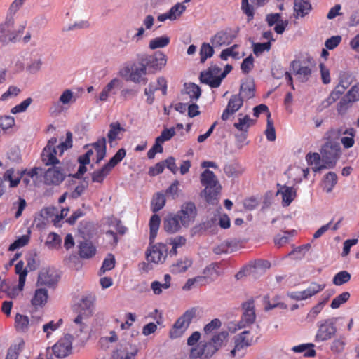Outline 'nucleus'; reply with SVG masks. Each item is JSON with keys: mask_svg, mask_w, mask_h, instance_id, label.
Instances as JSON below:
<instances>
[{"mask_svg": "<svg viewBox=\"0 0 359 359\" xmlns=\"http://www.w3.org/2000/svg\"><path fill=\"white\" fill-rule=\"evenodd\" d=\"M242 308L244 310L242 315V319L238 324L239 328L245 327L246 325L252 324L256 318L254 300L249 299L242 304Z\"/></svg>", "mask_w": 359, "mask_h": 359, "instance_id": "2eb2a0df", "label": "nucleus"}, {"mask_svg": "<svg viewBox=\"0 0 359 359\" xmlns=\"http://www.w3.org/2000/svg\"><path fill=\"white\" fill-rule=\"evenodd\" d=\"M215 50L213 46L208 43H203L200 48V62L204 63L208 58H210L214 55Z\"/></svg>", "mask_w": 359, "mask_h": 359, "instance_id": "e433bc0d", "label": "nucleus"}, {"mask_svg": "<svg viewBox=\"0 0 359 359\" xmlns=\"http://www.w3.org/2000/svg\"><path fill=\"white\" fill-rule=\"evenodd\" d=\"M177 215L180 219L182 226L188 227L194 222L197 216V209L194 203L191 201L184 203Z\"/></svg>", "mask_w": 359, "mask_h": 359, "instance_id": "9d476101", "label": "nucleus"}, {"mask_svg": "<svg viewBox=\"0 0 359 359\" xmlns=\"http://www.w3.org/2000/svg\"><path fill=\"white\" fill-rule=\"evenodd\" d=\"M61 238L60 236L55 233H50L45 242V245L50 248H55L59 246L61 243Z\"/></svg>", "mask_w": 359, "mask_h": 359, "instance_id": "6e6d98bb", "label": "nucleus"}, {"mask_svg": "<svg viewBox=\"0 0 359 359\" xmlns=\"http://www.w3.org/2000/svg\"><path fill=\"white\" fill-rule=\"evenodd\" d=\"M33 100L31 97H28L22 102L20 104L15 106L11 109V112L13 114L24 112L27 110V107L31 104Z\"/></svg>", "mask_w": 359, "mask_h": 359, "instance_id": "680f3d73", "label": "nucleus"}, {"mask_svg": "<svg viewBox=\"0 0 359 359\" xmlns=\"http://www.w3.org/2000/svg\"><path fill=\"white\" fill-rule=\"evenodd\" d=\"M135 344L127 340H122L118 347L112 353L113 359H135L138 353Z\"/></svg>", "mask_w": 359, "mask_h": 359, "instance_id": "1a4fd4ad", "label": "nucleus"}, {"mask_svg": "<svg viewBox=\"0 0 359 359\" xmlns=\"http://www.w3.org/2000/svg\"><path fill=\"white\" fill-rule=\"evenodd\" d=\"M64 170L59 167L48 168L44 173V183L46 185H59L65 179Z\"/></svg>", "mask_w": 359, "mask_h": 359, "instance_id": "4468645a", "label": "nucleus"}, {"mask_svg": "<svg viewBox=\"0 0 359 359\" xmlns=\"http://www.w3.org/2000/svg\"><path fill=\"white\" fill-rule=\"evenodd\" d=\"M184 86V90L182 91V93L189 95L191 102L197 100L201 97V90L198 85L194 83H185Z\"/></svg>", "mask_w": 359, "mask_h": 359, "instance_id": "c756f323", "label": "nucleus"}, {"mask_svg": "<svg viewBox=\"0 0 359 359\" xmlns=\"http://www.w3.org/2000/svg\"><path fill=\"white\" fill-rule=\"evenodd\" d=\"M241 9L243 12L248 16V21L251 20L255 14L253 6L250 5L248 0H242Z\"/></svg>", "mask_w": 359, "mask_h": 359, "instance_id": "69168bd1", "label": "nucleus"}, {"mask_svg": "<svg viewBox=\"0 0 359 359\" xmlns=\"http://www.w3.org/2000/svg\"><path fill=\"white\" fill-rule=\"evenodd\" d=\"M15 327L18 332H25L29 327V318L27 316L18 313L15 318Z\"/></svg>", "mask_w": 359, "mask_h": 359, "instance_id": "58836bf2", "label": "nucleus"}, {"mask_svg": "<svg viewBox=\"0 0 359 359\" xmlns=\"http://www.w3.org/2000/svg\"><path fill=\"white\" fill-rule=\"evenodd\" d=\"M350 297L351 294L348 292H342L333 299L330 307L334 309L339 308L341 304L346 303L349 299Z\"/></svg>", "mask_w": 359, "mask_h": 359, "instance_id": "de8ad7c7", "label": "nucleus"}, {"mask_svg": "<svg viewBox=\"0 0 359 359\" xmlns=\"http://www.w3.org/2000/svg\"><path fill=\"white\" fill-rule=\"evenodd\" d=\"M241 9L243 12L248 16V21L251 20L255 14L253 6L250 5L248 0H242Z\"/></svg>", "mask_w": 359, "mask_h": 359, "instance_id": "774afa93", "label": "nucleus"}, {"mask_svg": "<svg viewBox=\"0 0 359 359\" xmlns=\"http://www.w3.org/2000/svg\"><path fill=\"white\" fill-rule=\"evenodd\" d=\"M165 197L162 193H156L151 200V208L153 212L156 213L161 210L165 205Z\"/></svg>", "mask_w": 359, "mask_h": 359, "instance_id": "473e14b6", "label": "nucleus"}, {"mask_svg": "<svg viewBox=\"0 0 359 359\" xmlns=\"http://www.w3.org/2000/svg\"><path fill=\"white\" fill-rule=\"evenodd\" d=\"M265 135L269 141H274L276 140V130L273 126V121L271 119V113L268 114L266 129L265 130Z\"/></svg>", "mask_w": 359, "mask_h": 359, "instance_id": "8fccbe9b", "label": "nucleus"}, {"mask_svg": "<svg viewBox=\"0 0 359 359\" xmlns=\"http://www.w3.org/2000/svg\"><path fill=\"white\" fill-rule=\"evenodd\" d=\"M56 149H50L45 147L41 154V160L46 165H55L59 163V160L56 158Z\"/></svg>", "mask_w": 359, "mask_h": 359, "instance_id": "cd10ccee", "label": "nucleus"}, {"mask_svg": "<svg viewBox=\"0 0 359 359\" xmlns=\"http://www.w3.org/2000/svg\"><path fill=\"white\" fill-rule=\"evenodd\" d=\"M181 222L177 214H170L163 219V229L168 233H175L181 229Z\"/></svg>", "mask_w": 359, "mask_h": 359, "instance_id": "4be33fe9", "label": "nucleus"}, {"mask_svg": "<svg viewBox=\"0 0 359 359\" xmlns=\"http://www.w3.org/2000/svg\"><path fill=\"white\" fill-rule=\"evenodd\" d=\"M250 331L245 330L234 337V348L231 351V356L236 358H243L247 349L252 344V338L249 337Z\"/></svg>", "mask_w": 359, "mask_h": 359, "instance_id": "6e6552de", "label": "nucleus"}, {"mask_svg": "<svg viewBox=\"0 0 359 359\" xmlns=\"http://www.w3.org/2000/svg\"><path fill=\"white\" fill-rule=\"evenodd\" d=\"M73 337L67 334L60 339L51 348L50 351L57 358H62L71 353Z\"/></svg>", "mask_w": 359, "mask_h": 359, "instance_id": "9b49d317", "label": "nucleus"}, {"mask_svg": "<svg viewBox=\"0 0 359 359\" xmlns=\"http://www.w3.org/2000/svg\"><path fill=\"white\" fill-rule=\"evenodd\" d=\"M337 182V176L334 172H329L325 177V186L327 193L332 191L333 187Z\"/></svg>", "mask_w": 359, "mask_h": 359, "instance_id": "49530a36", "label": "nucleus"}, {"mask_svg": "<svg viewBox=\"0 0 359 359\" xmlns=\"http://www.w3.org/2000/svg\"><path fill=\"white\" fill-rule=\"evenodd\" d=\"M203 352H204V358H210L213 354H215L218 348L211 343L210 340L208 342H205L201 345Z\"/></svg>", "mask_w": 359, "mask_h": 359, "instance_id": "13d9d810", "label": "nucleus"}, {"mask_svg": "<svg viewBox=\"0 0 359 359\" xmlns=\"http://www.w3.org/2000/svg\"><path fill=\"white\" fill-rule=\"evenodd\" d=\"M281 194L283 205L288 206L296 197V190L292 187L281 186L277 194Z\"/></svg>", "mask_w": 359, "mask_h": 359, "instance_id": "a878e982", "label": "nucleus"}, {"mask_svg": "<svg viewBox=\"0 0 359 359\" xmlns=\"http://www.w3.org/2000/svg\"><path fill=\"white\" fill-rule=\"evenodd\" d=\"M123 86V81L121 79L114 78L109 83L107 84L104 88L107 90L109 94L116 95L117 91Z\"/></svg>", "mask_w": 359, "mask_h": 359, "instance_id": "a18cd8bd", "label": "nucleus"}, {"mask_svg": "<svg viewBox=\"0 0 359 359\" xmlns=\"http://www.w3.org/2000/svg\"><path fill=\"white\" fill-rule=\"evenodd\" d=\"M24 28L25 26H20L16 29L14 17L7 14L5 22L0 25V41L4 44L16 42Z\"/></svg>", "mask_w": 359, "mask_h": 359, "instance_id": "20e7f679", "label": "nucleus"}, {"mask_svg": "<svg viewBox=\"0 0 359 359\" xmlns=\"http://www.w3.org/2000/svg\"><path fill=\"white\" fill-rule=\"evenodd\" d=\"M345 90H346V89L338 83V85L331 92L330 95L326 100V102H327V104L330 105V104H332V103L335 102L340 97V96L344 93Z\"/></svg>", "mask_w": 359, "mask_h": 359, "instance_id": "09e8293b", "label": "nucleus"}, {"mask_svg": "<svg viewBox=\"0 0 359 359\" xmlns=\"http://www.w3.org/2000/svg\"><path fill=\"white\" fill-rule=\"evenodd\" d=\"M139 66L134 65L131 67V72L130 74V79L135 83H147V78L144 77L147 74V67L144 64H142L140 60H138Z\"/></svg>", "mask_w": 359, "mask_h": 359, "instance_id": "412c9836", "label": "nucleus"}, {"mask_svg": "<svg viewBox=\"0 0 359 359\" xmlns=\"http://www.w3.org/2000/svg\"><path fill=\"white\" fill-rule=\"evenodd\" d=\"M137 57V60L144 64L147 68L154 71L162 69L167 62V56L161 51H156L152 55L138 54Z\"/></svg>", "mask_w": 359, "mask_h": 359, "instance_id": "423d86ee", "label": "nucleus"}, {"mask_svg": "<svg viewBox=\"0 0 359 359\" xmlns=\"http://www.w3.org/2000/svg\"><path fill=\"white\" fill-rule=\"evenodd\" d=\"M59 276L50 270L43 269L38 276L36 285H46L49 287L55 286L59 280Z\"/></svg>", "mask_w": 359, "mask_h": 359, "instance_id": "aec40b11", "label": "nucleus"}, {"mask_svg": "<svg viewBox=\"0 0 359 359\" xmlns=\"http://www.w3.org/2000/svg\"><path fill=\"white\" fill-rule=\"evenodd\" d=\"M161 224L160 217L154 214L149 220V248L147 250L146 255L148 262L155 264H162L165 262L168 252V248L166 244L158 243L152 245L157 236V233Z\"/></svg>", "mask_w": 359, "mask_h": 359, "instance_id": "f257e3e1", "label": "nucleus"}, {"mask_svg": "<svg viewBox=\"0 0 359 359\" xmlns=\"http://www.w3.org/2000/svg\"><path fill=\"white\" fill-rule=\"evenodd\" d=\"M196 309L191 308L187 310L174 323L170 330V337L172 339L180 337L189 327L192 319L196 316Z\"/></svg>", "mask_w": 359, "mask_h": 359, "instance_id": "39448f33", "label": "nucleus"}, {"mask_svg": "<svg viewBox=\"0 0 359 359\" xmlns=\"http://www.w3.org/2000/svg\"><path fill=\"white\" fill-rule=\"evenodd\" d=\"M192 264L191 259L184 258V259L179 260L177 263L173 264L170 266V271L172 273H180L185 272Z\"/></svg>", "mask_w": 359, "mask_h": 359, "instance_id": "2f4dec72", "label": "nucleus"}, {"mask_svg": "<svg viewBox=\"0 0 359 359\" xmlns=\"http://www.w3.org/2000/svg\"><path fill=\"white\" fill-rule=\"evenodd\" d=\"M24 346L25 341L22 339H20L18 344L11 346L7 351L5 359H18Z\"/></svg>", "mask_w": 359, "mask_h": 359, "instance_id": "c9c22d12", "label": "nucleus"}, {"mask_svg": "<svg viewBox=\"0 0 359 359\" xmlns=\"http://www.w3.org/2000/svg\"><path fill=\"white\" fill-rule=\"evenodd\" d=\"M29 238L30 237L29 235H23L20 236L9 245L8 250L14 251L16 249L25 246L29 243Z\"/></svg>", "mask_w": 359, "mask_h": 359, "instance_id": "3c124183", "label": "nucleus"}, {"mask_svg": "<svg viewBox=\"0 0 359 359\" xmlns=\"http://www.w3.org/2000/svg\"><path fill=\"white\" fill-rule=\"evenodd\" d=\"M48 298V290L46 289L39 288L35 290L31 303L34 307H43L46 304Z\"/></svg>", "mask_w": 359, "mask_h": 359, "instance_id": "bb28decb", "label": "nucleus"}, {"mask_svg": "<svg viewBox=\"0 0 359 359\" xmlns=\"http://www.w3.org/2000/svg\"><path fill=\"white\" fill-rule=\"evenodd\" d=\"M79 233L83 240H90L95 233L93 224L88 222H81L79 226Z\"/></svg>", "mask_w": 359, "mask_h": 359, "instance_id": "c85d7f7f", "label": "nucleus"}, {"mask_svg": "<svg viewBox=\"0 0 359 359\" xmlns=\"http://www.w3.org/2000/svg\"><path fill=\"white\" fill-rule=\"evenodd\" d=\"M337 318L323 319L317 323L318 331L315 336V341H324L332 338L337 332L335 326Z\"/></svg>", "mask_w": 359, "mask_h": 359, "instance_id": "0eeeda50", "label": "nucleus"}, {"mask_svg": "<svg viewBox=\"0 0 359 359\" xmlns=\"http://www.w3.org/2000/svg\"><path fill=\"white\" fill-rule=\"evenodd\" d=\"M353 81V76L348 72H341L339 74V84L344 87L346 90L350 86Z\"/></svg>", "mask_w": 359, "mask_h": 359, "instance_id": "864d4df0", "label": "nucleus"}, {"mask_svg": "<svg viewBox=\"0 0 359 359\" xmlns=\"http://www.w3.org/2000/svg\"><path fill=\"white\" fill-rule=\"evenodd\" d=\"M126 151L124 148L119 149L114 156L110 158L107 163L109 165L114 168L118 163H119L126 156Z\"/></svg>", "mask_w": 359, "mask_h": 359, "instance_id": "603ef678", "label": "nucleus"}, {"mask_svg": "<svg viewBox=\"0 0 359 359\" xmlns=\"http://www.w3.org/2000/svg\"><path fill=\"white\" fill-rule=\"evenodd\" d=\"M170 38L166 35L156 37L149 41V48L151 50L163 48L166 47L170 43Z\"/></svg>", "mask_w": 359, "mask_h": 359, "instance_id": "72a5a7b5", "label": "nucleus"}, {"mask_svg": "<svg viewBox=\"0 0 359 359\" xmlns=\"http://www.w3.org/2000/svg\"><path fill=\"white\" fill-rule=\"evenodd\" d=\"M158 90L153 83H150L149 86L144 89V95L147 96V103L149 105L152 104L154 100V93Z\"/></svg>", "mask_w": 359, "mask_h": 359, "instance_id": "052dcab7", "label": "nucleus"}, {"mask_svg": "<svg viewBox=\"0 0 359 359\" xmlns=\"http://www.w3.org/2000/svg\"><path fill=\"white\" fill-rule=\"evenodd\" d=\"M322 156V161L323 165L316 166L313 168L315 172H320L325 168H334L338 159L340 157L341 147L339 144L328 142H326L320 149Z\"/></svg>", "mask_w": 359, "mask_h": 359, "instance_id": "7ed1b4c3", "label": "nucleus"}, {"mask_svg": "<svg viewBox=\"0 0 359 359\" xmlns=\"http://www.w3.org/2000/svg\"><path fill=\"white\" fill-rule=\"evenodd\" d=\"M312 7L311 4L308 0H294V17H304L311 11Z\"/></svg>", "mask_w": 359, "mask_h": 359, "instance_id": "393cba45", "label": "nucleus"}, {"mask_svg": "<svg viewBox=\"0 0 359 359\" xmlns=\"http://www.w3.org/2000/svg\"><path fill=\"white\" fill-rule=\"evenodd\" d=\"M290 69L297 76V79L302 83L306 82L311 74V69L309 67L302 66L300 60L292 61Z\"/></svg>", "mask_w": 359, "mask_h": 359, "instance_id": "a211bd4d", "label": "nucleus"}, {"mask_svg": "<svg viewBox=\"0 0 359 359\" xmlns=\"http://www.w3.org/2000/svg\"><path fill=\"white\" fill-rule=\"evenodd\" d=\"M255 121L251 119L248 115L243 118H239L238 121L234 123V127L241 132L247 133L250 124H254Z\"/></svg>", "mask_w": 359, "mask_h": 359, "instance_id": "ea45409f", "label": "nucleus"}, {"mask_svg": "<svg viewBox=\"0 0 359 359\" xmlns=\"http://www.w3.org/2000/svg\"><path fill=\"white\" fill-rule=\"evenodd\" d=\"M313 347L314 344H304L293 346L292 350L295 353H304L305 357H313L316 354Z\"/></svg>", "mask_w": 359, "mask_h": 359, "instance_id": "f704fd0d", "label": "nucleus"}, {"mask_svg": "<svg viewBox=\"0 0 359 359\" xmlns=\"http://www.w3.org/2000/svg\"><path fill=\"white\" fill-rule=\"evenodd\" d=\"M241 9L243 12L248 16V21L251 20L255 14L253 6L250 5L248 0H242Z\"/></svg>", "mask_w": 359, "mask_h": 359, "instance_id": "338daca9", "label": "nucleus"}, {"mask_svg": "<svg viewBox=\"0 0 359 359\" xmlns=\"http://www.w3.org/2000/svg\"><path fill=\"white\" fill-rule=\"evenodd\" d=\"M15 124V119L11 116H0V129L6 130Z\"/></svg>", "mask_w": 359, "mask_h": 359, "instance_id": "0e129e2a", "label": "nucleus"}, {"mask_svg": "<svg viewBox=\"0 0 359 359\" xmlns=\"http://www.w3.org/2000/svg\"><path fill=\"white\" fill-rule=\"evenodd\" d=\"M351 278V274L346 271H341L337 273L333 278L334 285L340 286L348 283Z\"/></svg>", "mask_w": 359, "mask_h": 359, "instance_id": "79ce46f5", "label": "nucleus"}, {"mask_svg": "<svg viewBox=\"0 0 359 359\" xmlns=\"http://www.w3.org/2000/svg\"><path fill=\"white\" fill-rule=\"evenodd\" d=\"M124 132L125 129L121 126L118 122H113L109 125V130L107 134L108 141L111 143L114 141L120 132Z\"/></svg>", "mask_w": 359, "mask_h": 359, "instance_id": "4c0bfd02", "label": "nucleus"}, {"mask_svg": "<svg viewBox=\"0 0 359 359\" xmlns=\"http://www.w3.org/2000/svg\"><path fill=\"white\" fill-rule=\"evenodd\" d=\"M243 104V97L240 94L233 95L228 102L226 108L224 110L221 118L223 121L229 119L231 115L238 111Z\"/></svg>", "mask_w": 359, "mask_h": 359, "instance_id": "dca6fc26", "label": "nucleus"}, {"mask_svg": "<svg viewBox=\"0 0 359 359\" xmlns=\"http://www.w3.org/2000/svg\"><path fill=\"white\" fill-rule=\"evenodd\" d=\"M221 70V68L217 65H211L206 70L201 72L199 77L200 81L208 85L210 88H218L219 86H215L211 83L218 76L217 74Z\"/></svg>", "mask_w": 359, "mask_h": 359, "instance_id": "6ab92c4d", "label": "nucleus"}, {"mask_svg": "<svg viewBox=\"0 0 359 359\" xmlns=\"http://www.w3.org/2000/svg\"><path fill=\"white\" fill-rule=\"evenodd\" d=\"M355 102L352 101L351 97L346 94L337 104V110L339 114H344L346 112L347 109L350 108L352 104Z\"/></svg>", "mask_w": 359, "mask_h": 359, "instance_id": "37998d69", "label": "nucleus"}, {"mask_svg": "<svg viewBox=\"0 0 359 359\" xmlns=\"http://www.w3.org/2000/svg\"><path fill=\"white\" fill-rule=\"evenodd\" d=\"M244 99H251L255 95V84L252 79H247L241 82L239 93Z\"/></svg>", "mask_w": 359, "mask_h": 359, "instance_id": "b1692460", "label": "nucleus"}, {"mask_svg": "<svg viewBox=\"0 0 359 359\" xmlns=\"http://www.w3.org/2000/svg\"><path fill=\"white\" fill-rule=\"evenodd\" d=\"M271 44L270 41L265 43H254L253 52L258 56L264 51H269L271 49Z\"/></svg>", "mask_w": 359, "mask_h": 359, "instance_id": "bf43d9fd", "label": "nucleus"}, {"mask_svg": "<svg viewBox=\"0 0 359 359\" xmlns=\"http://www.w3.org/2000/svg\"><path fill=\"white\" fill-rule=\"evenodd\" d=\"M325 287V285L324 284L320 285L316 282H312L307 289L303 291L288 292L287 295L293 300H305L322 291Z\"/></svg>", "mask_w": 359, "mask_h": 359, "instance_id": "f8f14e48", "label": "nucleus"}, {"mask_svg": "<svg viewBox=\"0 0 359 359\" xmlns=\"http://www.w3.org/2000/svg\"><path fill=\"white\" fill-rule=\"evenodd\" d=\"M222 325V322L218 318H214L204 327V333L205 335L213 333Z\"/></svg>", "mask_w": 359, "mask_h": 359, "instance_id": "4d7b16f0", "label": "nucleus"}, {"mask_svg": "<svg viewBox=\"0 0 359 359\" xmlns=\"http://www.w3.org/2000/svg\"><path fill=\"white\" fill-rule=\"evenodd\" d=\"M236 37V32L231 28L217 32L210 39V42L215 47L229 45Z\"/></svg>", "mask_w": 359, "mask_h": 359, "instance_id": "ddd939ff", "label": "nucleus"}, {"mask_svg": "<svg viewBox=\"0 0 359 359\" xmlns=\"http://www.w3.org/2000/svg\"><path fill=\"white\" fill-rule=\"evenodd\" d=\"M266 21L269 27L276 25L274 31L278 34H282L289 24L288 20H283L281 18V14L278 13L267 14L266 15Z\"/></svg>", "mask_w": 359, "mask_h": 359, "instance_id": "f3484780", "label": "nucleus"}, {"mask_svg": "<svg viewBox=\"0 0 359 359\" xmlns=\"http://www.w3.org/2000/svg\"><path fill=\"white\" fill-rule=\"evenodd\" d=\"M88 187V181L84 178L79 185L69 194V197L73 199H76L80 197Z\"/></svg>", "mask_w": 359, "mask_h": 359, "instance_id": "c03bdc74", "label": "nucleus"}, {"mask_svg": "<svg viewBox=\"0 0 359 359\" xmlns=\"http://www.w3.org/2000/svg\"><path fill=\"white\" fill-rule=\"evenodd\" d=\"M40 265V261L37 259V254L34 252L27 257V269L30 271L36 270Z\"/></svg>", "mask_w": 359, "mask_h": 359, "instance_id": "5fc2aeb1", "label": "nucleus"}, {"mask_svg": "<svg viewBox=\"0 0 359 359\" xmlns=\"http://www.w3.org/2000/svg\"><path fill=\"white\" fill-rule=\"evenodd\" d=\"M113 168H111L108 163L105 164L100 169L95 170L92 173V181L93 182L101 183L104 181V178L110 173Z\"/></svg>", "mask_w": 359, "mask_h": 359, "instance_id": "7c9ffc66", "label": "nucleus"}, {"mask_svg": "<svg viewBox=\"0 0 359 359\" xmlns=\"http://www.w3.org/2000/svg\"><path fill=\"white\" fill-rule=\"evenodd\" d=\"M79 255L82 259H90L96 254V248L90 240L79 241Z\"/></svg>", "mask_w": 359, "mask_h": 359, "instance_id": "5701e85b", "label": "nucleus"}, {"mask_svg": "<svg viewBox=\"0 0 359 359\" xmlns=\"http://www.w3.org/2000/svg\"><path fill=\"white\" fill-rule=\"evenodd\" d=\"M228 337L229 332L227 331H222L214 334L210 340L219 350L224 344V342L227 339Z\"/></svg>", "mask_w": 359, "mask_h": 359, "instance_id": "a19ab883", "label": "nucleus"}, {"mask_svg": "<svg viewBox=\"0 0 359 359\" xmlns=\"http://www.w3.org/2000/svg\"><path fill=\"white\" fill-rule=\"evenodd\" d=\"M200 180L202 185L205 186L201 195L204 196L207 203L215 204L222 189L216 175L212 171L206 169L201 174Z\"/></svg>", "mask_w": 359, "mask_h": 359, "instance_id": "f03ea898", "label": "nucleus"}, {"mask_svg": "<svg viewBox=\"0 0 359 359\" xmlns=\"http://www.w3.org/2000/svg\"><path fill=\"white\" fill-rule=\"evenodd\" d=\"M254 67V57L252 55H250L243 60L241 63V69L244 74H248Z\"/></svg>", "mask_w": 359, "mask_h": 359, "instance_id": "e2e57ef3", "label": "nucleus"}]
</instances>
